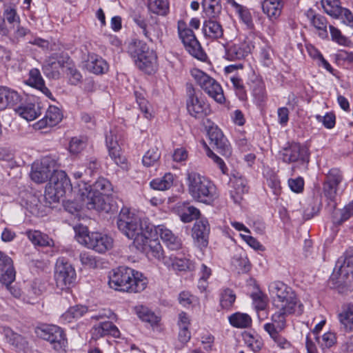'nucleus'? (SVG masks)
Masks as SVG:
<instances>
[{
    "label": "nucleus",
    "mask_w": 353,
    "mask_h": 353,
    "mask_svg": "<svg viewBox=\"0 0 353 353\" xmlns=\"http://www.w3.org/2000/svg\"><path fill=\"white\" fill-rule=\"evenodd\" d=\"M119 230L128 239L133 240L134 245L141 247L147 236L150 235L152 225L146 221L131 213L127 208H123L117 219Z\"/></svg>",
    "instance_id": "obj_1"
},
{
    "label": "nucleus",
    "mask_w": 353,
    "mask_h": 353,
    "mask_svg": "<svg viewBox=\"0 0 353 353\" xmlns=\"http://www.w3.org/2000/svg\"><path fill=\"white\" fill-rule=\"evenodd\" d=\"M108 283L115 290L137 293L146 288L148 281L141 272L120 266L110 272Z\"/></svg>",
    "instance_id": "obj_2"
},
{
    "label": "nucleus",
    "mask_w": 353,
    "mask_h": 353,
    "mask_svg": "<svg viewBox=\"0 0 353 353\" xmlns=\"http://www.w3.org/2000/svg\"><path fill=\"white\" fill-rule=\"evenodd\" d=\"M270 296L274 306L284 310L288 313L300 316L303 313L304 306L294 290L280 281L271 282L268 285Z\"/></svg>",
    "instance_id": "obj_3"
},
{
    "label": "nucleus",
    "mask_w": 353,
    "mask_h": 353,
    "mask_svg": "<svg viewBox=\"0 0 353 353\" xmlns=\"http://www.w3.org/2000/svg\"><path fill=\"white\" fill-rule=\"evenodd\" d=\"M186 185L189 194L196 201L211 204L219 197L214 183L198 172H187Z\"/></svg>",
    "instance_id": "obj_4"
},
{
    "label": "nucleus",
    "mask_w": 353,
    "mask_h": 353,
    "mask_svg": "<svg viewBox=\"0 0 353 353\" xmlns=\"http://www.w3.org/2000/svg\"><path fill=\"white\" fill-rule=\"evenodd\" d=\"M128 53L141 70L148 74L154 72L157 57L155 52L150 49L146 43L141 40L134 41L128 46Z\"/></svg>",
    "instance_id": "obj_5"
},
{
    "label": "nucleus",
    "mask_w": 353,
    "mask_h": 353,
    "mask_svg": "<svg viewBox=\"0 0 353 353\" xmlns=\"http://www.w3.org/2000/svg\"><path fill=\"white\" fill-rule=\"evenodd\" d=\"M77 241L89 249L99 253H105L113 246V239L101 232H90L87 227L81 225L74 228Z\"/></svg>",
    "instance_id": "obj_6"
},
{
    "label": "nucleus",
    "mask_w": 353,
    "mask_h": 353,
    "mask_svg": "<svg viewBox=\"0 0 353 353\" xmlns=\"http://www.w3.org/2000/svg\"><path fill=\"white\" fill-rule=\"evenodd\" d=\"M72 184L66 173L63 170H56L50 177L45 190V197L49 202H59L67 190H70Z\"/></svg>",
    "instance_id": "obj_7"
},
{
    "label": "nucleus",
    "mask_w": 353,
    "mask_h": 353,
    "mask_svg": "<svg viewBox=\"0 0 353 353\" xmlns=\"http://www.w3.org/2000/svg\"><path fill=\"white\" fill-rule=\"evenodd\" d=\"M177 30L185 50L194 57L204 60L206 54L203 52L200 43L192 29L188 28L186 23L179 20L177 23Z\"/></svg>",
    "instance_id": "obj_8"
},
{
    "label": "nucleus",
    "mask_w": 353,
    "mask_h": 353,
    "mask_svg": "<svg viewBox=\"0 0 353 353\" xmlns=\"http://www.w3.org/2000/svg\"><path fill=\"white\" fill-rule=\"evenodd\" d=\"M36 334L39 338L48 341L57 351L63 350L67 345L65 334L57 325H44L37 327Z\"/></svg>",
    "instance_id": "obj_9"
},
{
    "label": "nucleus",
    "mask_w": 353,
    "mask_h": 353,
    "mask_svg": "<svg viewBox=\"0 0 353 353\" xmlns=\"http://www.w3.org/2000/svg\"><path fill=\"white\" fill-rule=\"evenodd\" d=\"M54 279L57 286L61 290L69 288L75 281L76 271L74 267L63 257L57 260Z\"/></svg>",
    "instance_id": "obj_10"
},
{
    "label": "nucleus",
    "mask_w": 353,
    "mask_h": 353,
    "mask_svg": "<svg viewBox=\"0 0 353 353\" xmlns=\"http://www.w3.org/2000/svg\"><path fill=\"white\" fill-rule=\"evenodd\" d=\"M187 110L190 114L195 118L201 119L210 113L209 105L199 97L192 85H187Z\"/></svg>",
    "instance_id": "obj_11"
},
{
    "label": "nucleus",
    "mask_w": 353,
    "mask_h": 353,
    "mask_svg": "<svg viewBox=\"0 0 353 353\" xmlns=\"http://www.w3.org/2000/svg\"><path fill=\"white\" fill-rule=\"evenodd\" d=\"M56 170L55 161L52 158L46 157L41 161L33 163L30 176L32 181L41 183L46 182Z\"/></svg>",
    "instance_id": "obj_12"
},
{
    "label": "nucleus",
    "mask_w": 353,
    "mask_h": 353,
    "mask_svg": "<svg viewBox=\"0 0 353 353\" xmlns=\"http://www.w3.org/2000/svg\"><path fill=\"white\" fill-rule=\"evenodd\" d=\"M282 161L287 163L298 162L305 163L309 161L307 149L298 143H292L280 151Z\"/></svg>",
    "instance_id": "obj_13"
},
{
    "label": "nucleus",
    "mask_w": 353,
    "mask_h": 353,
    "mask_svg": "<svg viewBox=\"0 0 353 353\" xmlns=\"http://www.w3.org/2000/svg\"><path fill=\"white\" fill-rule=\"evenodd\" d=\"M70 58L67 54L54 53L52 54L43 66V72L50 78L58 79L59 69L68 67Z\"/></svg>",
    "instance_id": "obj_14"
},
{
    "label": "nucleus",
    "mask_w": 353,
    "mask_h": 353,
    "mask_svg": "<svg viewBox=\"0 0 353 353\" xmlns=\"http://www.w3.org/2000/svg\"><path fill=\"white\" fill-rule=\"evenodd\" d=\"M79 187V192L81 196L84 197L85 194H101V195H110L112 191V187L110 182L105 178H99L92 186L82 183L78 184Z\"/></svg>",
    "instance_id": "obj_15"
},
{
    "label": "nucleus",
    "mask_w": 353,
    "mask_h": 353,
    "mask_svg": "<svg viewBox=\"0 0 353 353\" xmlns=\"http://www.w3.org/2000/svg\"><path fill=\"white\" fill-rule=\"evenodd\" d=\"M86 207L89 210H96L97 211L108 213L113 210V205L110 195L101 194H85Z\"/></svg>",
    "instance_id": "obj_16"
},
{
    "label": "nucleus",
    "mask_w": 353,
    "mask_h": 353,
    "mask_svg": "<svg viewBox=\"0 0 353 353\" xmlns=\"http://www.w3.org/2000/svg\"><path fill=\"white\" fill-rule=\"evenodd\" d=\"M208 134L210 140V143L214 144L216 147L219 153L226 157L231 154L230 145L218 126L212 125L209 127Z\"/></svg>",
    "instance_id": "obj_17"
},
{
    "label": "nucleus",
    "mask_w": 353,
    "mask_h": 353,
    "mask_svg": "<svg viewBox=\"0 0 353 353\" xmlns=\"http://www.w3.org/2000/svg\"><path fill=\"white\" fill-rule=\"evenodd\" d=\"M230 197L235 203H241L243 195L248 191L246 179L239 173L233 174L230 178Z\"/></svg>",
    "instance_id": "obj_18"
},
{
    "label": "nucleus",
    "mask_w": 353,
    "mask_h": 353,
    "mask_svg": "<svg viewBox=\"0 0 353 353\" xmlns=\"http://www.w3.org/2000/svg\"><path fill=\"white\" fill-rule=\"evenodd\" d=\"M210 225L206 219L197 221L192 228V237L196 245L201 248L207 247Z\"/></svg>",
    "instance_id": "obj_19"
},
{
    "label": "nucleus",
    "mask_w": 353,
    "mask_h": 353,
    "mask_svg": "<svg viewBox=\"0 0 353 353\" xmlns=\"http://www.w3.org/2000/svg\"><path fill=\"white\" fill-rule=\"evenodd\" d=\"M15 276L12 259L0 252V281L3 284H11L15 280Z\"/></svg>",
    "instance_id": "obj_20"
},
{
    "label": "nucleus",
    "mask_w": 353,
    "mask_h": 353,
    "mask_svg": "<svg viewBox=\"0 0 353 353\" xmlns=\"http://www.w3.org/2000/svg\"><path fill=\"white\" fill-rule=\"evenodd\" d=\"M334 271L343 280L353 275V247L346 250L343 260L337 261Z\"/></svg>",
    "instance_id": "obj_21"
},
{
    "label": "nucleus",
    "mask_w": 353,
    "mask_h": 353,
    "mask_svg": "<svg viewBox=\"0 0 353 353\" xmlns=\"http://www.w3.org/2000/svg\"><path fill=\"white\" fill-rule=\"evenodd\" d=\"M63 118L61 111L54 105H50L43 119L34 124L36 129H43L47 127H53L57 125Z\"/></svg>",
    "instance_id": "obj_22"
},
{
    "label": "nucleus",
    "mask_w": 353,
    "mask_h": 353,
    "mask_svg": "<svg viewBox=\"0 0 353 353\" xmlns=\"http://www.w3.org/2000/svg\"><path fill=\"white\" fill-rule=\"evenodd\" d=\"M156 232L159 234L161 240L171 250H179L182 248L181 239L174 235L172 232L165 225H160L156 228Z\"/></svg>",
    "instance_id": "obj_23"
},
{
    "label": "nucleus",
    "mask_w": 353,
    "mask_h": 353,
    "mask_svg": "<svg viewBox=\"0 0 353 353\" xmlns=\"http://www.w3.org/2000/svg\"><path fill=\"white\" fill-rule=\"evenodd\" d=\"M15 112L27 121H33L41 114V106L37 101H29L15 108Z\"/></svg>",
    "instance_id": "obj_24"
},
{
    "label": "nucleus",
    "mask_w": 353,
    "mask_h": 353,
    "mask_svg": "<svg viewBox=\"0 0 353 353\" xmlns=\"http://www.w3.org/2000/svg\"><path fill=\"white\" fill-rule=\"evenodd\" d=\"M21 100L20 94L8 87L0 86V110L14 107Z\"/></svg>",
    "instance_id": "obj_25"
},
{
    "label": "nucleus",
    "mask_w": 353,
    "mask_h": 353,
    "mask_svg": "<svg viewBox=\"0 0 353 353\" xmlns=\"http://www.w3.org/2000/svg\"><path fill=\"white\" fill-rule=\"evenodd\" d=\"M143 241V245L141 247L136 246V248L147 254L148 257L152 256L158 260H160L163 249L159 241L156 239H151L150 236H147Z\"/></svg>",
    "instance_id": "obj_26"
},
{
    "label": "nucleus",
    "mask_w": 353,
    "mask_h": 353,
    "mask_svg": "<svg viewBox=\"0 0 353 353\" xmlns=\"http://www.w3.org/2000/svg\"><path fill=\"white\" fill-rule=\"evenodd\" d=\"M27 82L28 85L39 90L47 97L54 100L52 92L47 87H46L44 81L38 69L33 68L30 71L29 78Z\"/></svg>",
    "instance_id": "obj_27"
},
{
    "label": "nucleus",
    "mask_w": 353,
    "mask_h": 353,
    "mask_svg": "<svg viewBox=\"0 0 353 353\" xmlns=\"http://www.w3.org/2000/svg\"><path fill=\"white\" fill-rule=\"evenodd\" d=\"M178 214L183 223H190L199 219L200 210L196 207L190 205L189 203L183 202L178 206Z\"/></svg>",
    "instance_id": "obj_28"
},
{
    "label": "nucleus",
    "mask_w": 353,
    "mask_h": 353,
    "mask_svg": "<svg viewBox=\"0 0 353 353\" xmlns=\"http://www.w3.org/2000/svg\"><path fill=\"white\" fill-rule=\"evenodd\" d=\"M86 68L94 74H101L108 70V64L102 57L93 54L88 56Z\"/></svg>",
    "instance_id": "obj_29"
},
{
    "label": "nucleus",
    "mask_w": 353,
    "mask_h": 353,
    "mask_svg": "<svg viewBox=\"0 0 353 353\" xmlns=\"http://www.w3.org/2000/svg\"><path fill=\"white\" fill-rule=\"evenodd\" d=\"M283 6L281 0H264L262 3L263 12L271 20L276 19L281 15Z\"/></svg>",
    "instance_id": "obj_30"
},
{
    "label": "nucleus",
    "mask_w": 353,
    "mask_h": 353,
    "mask_svg": "<svg viewBox=\"0 0 353 353\" xmlns=\"http://www.w3.org/2000/svg\"><path fill=\"white\" fill-rule=\"evenodd\" d=\"M227 3L235 10L241 21L247 26L248 28H253L254 23L252 14L247 7L239 4L235 1V0H227Z\"/></svg>",
    "instance_id": "obj_31"
},
{
    "label": "nucleus",
    "mask_w": 353,
    "mask_h": 353,
    "mask_svg": "<svg viewBox=\"0 0 353 353\" xmlns=\"http://www.w3.org/2000/svg\"><path fill=\"white\" fill-rule=\"evenodd\" d=\"M307 17L310 23L319 31L320 37L324 39L327 37V20L325 17L320 14H314L312 10L307 12Z\"/></svg>",
    "instance_id": "obj_32"
},
{
    "label": "nucleus",
    "mask_w": 353,
    "mask_h": 353,
    "mask_svg": "<svg viewBox=\"0 0 353 353\" xmlns=\"http://www.w3.org/2000/svg\"><path fill=\"white\" fill-rule=\"evenodd\" d=\"M201 6L204 13L209 19H216L221 14V0H203Z\"/></svg>",
    "instance_id": "obj_33"
},
{
    "label": "nucleus",
    "mask_w": 353,
    "mask_h": 353,
    "mask_svg": "<svg viewBox=\"0 0 353 353\" xmlns=\"http://www.w3.org/2000/svg\"><path fill=\"white\" fill-rule=\"evenodd\" d=\"M203 32L205 36L212 39L221 38L223 34L221 25L214 19L205 21L203 26Z\"/></svg>",
    "instance_id": "obj_34"
},
{
    "label": "nucleus",
    "mask_w": 353,
    "mask_h": 353,
    "mask_svg": "<svg viewBox=\"0 0 353 353\" xmlns=\"http://www.w3.org/2000/svg\"><path fill=\"white\" fill-rule=\"evenodd\" d=\"M88 312V307L82 305H76L68 308L60 317L61 322L70 323L82 317Z\"/></svg>",
    "instance_id": "obj_35"
},
{
    "label": "nucleus",
    "mask_w": 353,
    "mask_h": 353,
    "mask_svg": "<svg viewBox=\"0 0 353 353\" xmlns=\"http://www.w3.org/2000/svg\"><path fill=\"white\" fill-rule=\"evenodd\" d=\"M203 90L219 103H223L225 101L221 85L214 78Z\"/></svg>",
    "instance_id": "obj_36"
},
{
    "label": "nucleus",
    "mask_w": 353,
    "mask_h": 353,
    "mask_svg": "<svg viewBox=\"0 0 353 353\" xmlns=\"http://www.w3.org/2000/svg\"><path fill=\"white\" fill-rule=\"evenodd\" d=\"M134 310L141 321L149 323L151 326L157 325L160 321V317L147 307L138 305L134 307Z\"/></svg>",
    "instance_id": "obj_37"
},
{
    "label": "nucleus",
    "mask_w": 353,
    "mask_h": 353,
    "mask_svg": "<svg viewBox=\"0 0 353 353\" xmlns=\"http://www.w3.org/2000/svg\"><path fill=\"white\" fill-rule=\"evenodd\" d=\"M27 235L29 240L35 245L51 247L54 245V241L51 238L39 230L28 231Z\"/></svg>",
    "instance_id": "obj_38"
},
{
    "label": "nucleus",
    "mask_w": 353,
    "mask_h": 353,
    "mask_svg": "<svg viewBox=\"0 0 353 353\" xmlns=\"http://www.w3.org/2000/svg\"><path fill=\"white\" fill-rule=\"evenodd\" d=\"M338 319L347 332L353 331V304H349L339 314Z\"/></svg>",
    "instance_id": "obj_39"
},
{
    "label": "nucleus",
    "mask_w": 353,
    "mask_h": 353,
    "mask_svg": "<svg viewBox=\"0 0 353 353\" xmlns=\"http://www.w3.org/2000/svg\"><path fill=\"white\" fill-rule=\"evenodd\" d=\"M353 216V201L343 209H335L332 214V221L334 224L341 225Z\"/></svg>",
    "instance_id": "obj_40"
},
{
    "label": "nucleus",
    "mask_w": 353,
    "mask_h": 353,
    "mask_svg": "<svg viewBox=\"0 0 353 353\" xmlns=\"http://www.w3.org/2000/svg\"><path fill=\"white\" fill-rule=\"evenodd\" d=\"M143 34L151 42L159 41L161 43L163 32L160 24L156 20L154 23L148 25Z\"/></svg>",
    "instance_id": "obj_41"
},
{
    "label": "nucleus",
    "mask_w": 353,
    "mask_h": 353,
    "mask_svg": "<svg viewBox=\"0 0 353 353\" xmlns=\"http://www.w3.org/2000/svg\"><path fill=\"white\" fill-rule=\"evenodd\" d=\"M148 10L154 14L160 16H166L169 12L168 0H148Z\"/></svg>",
    "instance_id": "obj_42"
},
{
    "label": "nucleus",
    "mask_w": 353,
    "mask_h": 353,
    "mask_svg": "<svg viewBox=\"0 0 353 353\" xmlns=\"http://www.w3.org/2000/svg\"><path fill=\"white\" fill-rule=\"evenodd\" d=\"M174 181V175L170 172L164 174L161 178H157L150 181V185L154 190H166L170 189Z\"/></svg>",
    "instance_id": "obj_43"
},
{
    "label": "nucleus",
    "mask_w": 353,
    "mask_h": 353,
    "mask_svg": "<svg viewBox=\"0 0 353 353\" xmlns=\"http://www.w3.org/2000/svg\"><path fill=\"white\" fill-rule=\"evenodd\" d=\"M134 96L139 109L143 112L144 117L148 119L152 118L151 105L145 99V93L143 90H135Z\"/></svg>",
    "instance_id": "obj_44"
},
{
    "label": "nucleus",
    "mask_w": 353,
    "mask_h": 353,
    "mask_svg": "<svg viewBox=\"0 0 353 353\" xmlns=\"http://www.w3.org/2000/svg\"><path fill=\"white\" fill-rule=\"evenodd\" d=\"M230 324L239 328L248 327L252 323L250 316L244 313L236 312L229 317Z\"/></svg>",
    "instance_id": "obj_45"
},
{
    "label": "nucleus",
    "mask_w": 353,
    "mask_h": 353,
    "mask_svg": "<svg viewBox=\"0 0 353 353\" xmlns=\"http://www.w3.org/2000/svg\"><path fill=\"white\" fill-rule=\"evenodd\" d=\"M88 145V139L86 137H74L70 141L69 151L72 154H77L84 150Z\"/></svg>",
    "instance_id": "obj_46"
},
{
    "label": "nucleus",
    "mask_w": 353,
    "mask_h": 353,
    "mask_svg": "<svg viewBox=\"0 0 353 353\" xmlns=\"http://www.w3.org/2000/svg\"><path fill=\"white\" fill-rule=\"evenodd\" d=\"M230 80L236 96L240 100L245 101L247 99V93L242 79L234 74L230 77Z\"/></svg>",
    "instance_id": "obj_47"
},
{
    "label": "nucleus",
    "mask_w": 353,
    "mask_h": 353,
    "mask_svg": "<svg viewBox=\"0 0 353 353\" xmlns=\"http://www.w3.org/2000/svg\"><path fill=\"white\" fill-rule=\"evenodd\" d=\"M325 12L330 16L338 17L341 14L342 7L339 0H322Z\"/></svg>",
    "instance_id": "obj_48"
},
{
    "label": "nucleus",
    "mask_w": 353,
    "mask_h": 353,
    "mask_svg": "<svg viewBox=\"0 0 353 353\" xmlns=\"http://www.w3.org/2000/svg\"><path fill=\"white\" fill-rule=\"evenodd\" d=\"M190 74L196 81V84L199 85L202 90L206 88V85H208L213 79L205 72L197 68L192 69L190 70Z\"/></svg>",
    "instance_id": "obj_49"
},
{
    "label": "nucleus",
    "mask_w": 353,
    "mask_h": 353,
    "mask_svg": "<svg viewBox=\"0 0 353 353\" xmlns=\"http://www.w3.org/2000/svg\"><path fill=\"white\" fill-rule=\"evenodd\" d=\"M246 51L239 45H232L225 50V58L230 61L240 60L245 57Z\"/></svg>",
    "instance_id": "obj_50"
},
{
    "label": "nucleus",
    "mask_w": 353,
    "mask_h": 353,
    "mask_svg": "<svg viewBox=\"0 0 353 353\" xmlns=\"http://www.w3.org/2000/svg\"><path fill=\"white\" fill-rule=\"evenodd\" d=\"M3 15L5 22L7 21L12 28H14L16 25L21 23L20 17L17 10L12 6L6 7L3 10Z\"/></svg>",
    "instance_id": "obj_51"
},
{
    "label": "nucleus",
    "mask_w": 353,
    "mask_h": 353,
    "mask_svg": "<svg viewBox=\"0 0 353 353\" xmlns=\"http://www.w3.org/2000/svg\"><path fill=\"white\" fill-rule=\"evenodd\" d=\"M316 340L322 348H329L336 342V336L334 332H327L321 337L316 336Z\"/></svg>",
    "instance_id": "obj_52"
},
{
    "label": "nucleus",
    "mask_w": 353,
    "mask_h": 353,
    "mask_svg": "<svg viewBox=\"0 0 353 353\" xmlns=\"http://www.w3.org/2000/svg\"><path fill=\"white\" fill-rule=\"evenodd\" d=\"M235 299L236 295L234 292L229 288H226L223 290L221 293L220 304L223 308H229L232 305Z\"/></svg>",
    "instance_id": "obj_53"
},
{
    "label": "nucleus",
    "mask_w": 353,
    "mask_h": 353,
    "mask_svg": "<svg viewBox=\"0 0 353 353\" xmlns=\"http://www.w3.org/2000/svg\"><path fill=\"white\" fill-rule=\"evenodd\" d=\"M252 94L256 105H261L265 102L266 99V92L263 83L258 82L255 84L252 90Z\"/></svg>",
    "instance_id": "obj_54"
},
{
    "label": "nucleus",
    "mask_w": 353,
    "mask_h": 353,
    "mask_svg": "<svg viewBox=\"0 0 353 353\" xmlns=\"http://www.w3.org/2000/svg\"><path fill=\"white\" fill-rule=\"evenodd\" d=\"M279 310L278 312L272 314L271 317L272 322L270 323L276 325L278 328L284 329L286 325V316L294 314V313H288L284 310Z\"/></svg>",
    "instance_id": "obj_55"
},
{
    "label": "nucleus",
    "mask_w": 353,
    "mask_h": 353,
    "mask_svg": "<svg viewBox=\"0 0 353 353\" xmlns=\"http://www.w3.org/2000/svg\"><path fill=\"white\" fill-rule=\"evenodd\" d=\"M109 152V155L111 159L114 161V163L120 165L122 168H124V165L126 164V159L124 156H123L121 153V148L119 145H116L110 148H108Z\"/></svg>",
    "instance_id": "obj_56"
},
{
    "label": "nucleus",
    "mask_w": 353,
    "mask_h": 353,
    "mask_svg": "<svg viewBox=\"0 0 353 353\" xmlns=\"http://www.w3.org/2000/svg\"><path fill=\"white\" fill-rule=\"evenodd\" d=\"M160 158V153L156 148H152L143 157V164L146 167H150L154 165Z\"/></svg>",
    "instance_id": "obj_57"
},
{
    "label": "nucleus",
    "mask_w": 353,
    "mask_h": 353,
    "mask_svg": "<svg viewBox=\"0 0 353 353\" xmlns=\"http://www.w3.org/2000/svg\"><path fill=\"white\" fill-rule=\"evenodd\" d=\"M325 180L339 188V185L343 180V175L339 169L332 168L327 174Z\"/></svg>",
    "instance_id": "obj_58"
},
{
    "label": "nucleus",
    "mask_w": 353,
    "mask_h": 353,
    "mask_svg": "<svg viewBox=\"0 0 353 353\" xmlns=\"http://www.w3.org/2000/svg\"><path fill=\"white\" fill-rule=\"evenodd\" d=\"M339 190V188L337 186L329 183L328 181L325 179L323 185V191L324 196L327 199L331 201H334L337 196Z\"/></svg>",
    "instance_id": "obj_59"
},
{
    "label": "nucleus",
    "mask_w": 353,
    "mask_h": 353,
    "mask_svg": "<svg viewBox=\"0 0 353 353\" xmlns=\"http://www.w3.org/2000/svg\"><path fill=\"white\" fill-rule=\"evenodd\" d=\"M191 339V334L188 327H179L178 342L176 344V349H182Z\"/></svg>",
    "instance_id": "obj_60"
},
{
    "label": "nucleus",
    "mask_w": 353,
    "mask_h": 353,
    "mask_svg": "<svg viewBox=\"0 0 353 353\" xmlns=\"http://www.w3.org/2000/svg\"><path fill=\"white\" fill-rule=\"evenodd\" d=\"M79 259L83 265L89 268H95L97 266V260L96 257L89 252H82L80 254Z\"/></svg>",
    "instance_id": "obj_61"
},
{
    "label": "nucleus",
    "mask_w": 353,
    "mask_h": 353,
    "mask_svg": "<svg viewBox=\"0 0 353 353\" xmlns=\"http://www.w3.org/2000/svg\"><path fill=\"white\" fill-rule=\"evenodd\" d=\"M330 31L332 39L339 45L348 46L350 41L343 35L341 31L332 26H330Z\"/></svg>",
    "instance_id": "obj_62"
},
{
    "label": "nucleus",
    "mask_w": 353,
    "mask_h": 353,
    "mask_svg": "<svg viewBox=\"0 0 353 353\" xmlns=\"http://www.w3.org/2000/svg\"><path fill=\"white\" fill-rule=\"evenodd\" d=\"M66 74L68 77L70 83L72 85H77L80 82L82 78L79 71L74 67L70 66V65L67 67Z\"/></svg>",
    "instance_id": "obj_63"
},
{
    "label": "nucleus",
    "mask_w": 353,
    "mask_h": 353,
    "mask_svg": "<svg viewBox=\"0 0 353 353\" xmlns=\"http://www.w3.org/2000/svg\"><path fill=\"white\" fill-rule=\"evenodd\" d=\"M102 330H104L106 335H111L114 338L120 337V332L117 327L110 321H103L100 323Z\"/></svg>",
    "instance_id": "obj_64"
}]
</instances>
